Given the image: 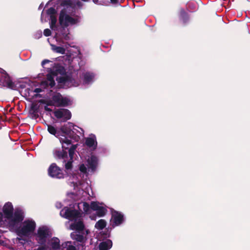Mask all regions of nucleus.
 Listing matches in <instances>:
<instances>
[{"label": "nucleus", "instance_id": "1", "mask_svg": "<svg viewBox=\"0 0 250 250\" xmlns=\"http://www.w3.org/2000/svg\"><path fill=\"white\" fill-rule=\"evenodd\" d=\"M39 102L41 104H45L48 106H54L56 107L67 106L70 100L67 97H63L60 93H56L52 97L48 100L41 99Z\"/></svg>", "mask_w": 250, "mask_h": 250}, {"label": "nucleus", "instance_id": "2", "mask_svg": "<svg viewBox=\"0 0 250 250\" xmlns=\"http://www.w3.org/2000/svg\"><path fill=\"white\" fill-rule=\"evenodd\" d=\"M51 234L50 231L47 227H39L35 235L36 240L40 246L34 250H48V246L46 243L47 239L51 236Z\"/></svg>", "mask_w": 250, "mask_h": 250}, {"label": "nucleus", "instance_id": "3", "mask_svg": "<svg viewBox=\"0 0 250 250\" xmlns=\"http://www.w3.org/2000/svg\"><path fill=\"white\" fill-rule=\"evenodd\" d=\"M60 215L65 219L70 221H76L79 218H81V213L76 209H71L70 208L65 207L60 211Z\"/></svg>", "mask_w": 250, "mask_h": 250}, {"label": "nucleus", "instance_id": "4", "mask_svg": "<svg viewBox=\"0 0 250 250\" xmlns=\"http://www.w3.org/2000/svg\"><path fill=\"white\" fill-rule=\"evenodd\" d=\"M36 228V223L32 220H26L24 222L23 226L17 230L19 235L27 236L33 232Z\"/></svg>", "mask_w": 250, "mask_h": 250}, {"label": "nucleus", "instance_id": "5", "mask_svg": "<svg viewBox=\"0 0 250 250\" xmlns=\"http://www.w3.org/2000/svg\"><path fill=\"white\" fill-rule=\"evenodd\" d=\"M59 21L61 25L65 27H67L69 24L74 25L78 22V19H75L66 14V11L64 9H62L61 11Z\"/></svg>", "mask_w": 250, "mask_h": 250}, {"label": "nucleus", "instance_id": "6", "mask_svg": "<svg viewBox=\"0 0 250 250\" xmlns=\"http://www.w3.org/2000/svg\"><path fill=\"white\" fill-rule=\"evenodd\" d=\"M24 219L23 212L19 208H16L15 211L13 212L12 218L9 220V225L10 227H15L20 223Z\"/></svg>", "mask_w": 250, "mask_h": 250}, {"label": "nucleus", "instance_id": "7", "mask_svg": "<svg viewBox=\"0 0 250 250\" xmlns=\"http://www.w3.org/2000/svg\"><path fill=\"white\" fill-rule=\"evenodd\" d=\"M55 117L58 119H61V122H65L71 118V113L67 109L59 108L54 112Z\"/></svg>", "mask_w": 250, "mask_h": 250}, {"label": "nucleus", "instance_id": "8", "mask_svg": "<svg viewBox=\"0 0 250 250\" xmlns=\"http://www.w3.org/2000/svg\"><path fill=\"white\" fill-rule=\"evenodd\" d=\"M48 175L54 178L62 179L64 178V174L62 170L56 164L52 163L49 166L48 169Z\"/></svg>", "mask_w": 250, "mask_h": 250}, {"label": "nucleus", "instance_id": "9", "mask_svg": "<svg viewBox=\"0 0 250 250\" xmlns=\"http://www.w3.org/2000/svg\"><path fill=\"white\" fill-rule=\"evenodd\" d=\"M0 86L6 87L12 89H14L16 87L15 83L11 80L9 75L5 73H1L0 74Z\"/></svg>", "mask_w": 250, "mask_h": 250}, {"label": "nucleus", "instance_id": "10", "mask_svg": "<svg viewBox=\"0 0 250 250\" xmlns=\"http://www.w3.org/2000/svg\"><path fill=\"white\" fill-rule=\"evenodd\" d=\"M112 219L113 220V226L120 225L124 222V215L120 212L115 210L111 211Z\"/></svg>", "mask_w": 250, "mask_h": 250}, {"label": "nucleus", "instance_id": "11", "mask_svg": "<svg viewBox=\"0 0 250 250\" xmlns=\"http://www.w3.org/2000/svg\"><path fill=\"white\" fill-rule=\"evenodd\" d=\"M3 216L6 219H9L12 218L13 215L14 208L11 203L7 202L5 203L2 208Z\"/></svg>", "mask_w": 250, "mask_h": 250}, {"label": "nucleus", "instance_id": "12", "mask_svg": "<svg viewBox=\"0 0 250 250\" xmlns=\"http://www.w3.org/2000/svg\"><path fill=\"white\" fill-rule=\"evenodd\" d=\"M70 237L72 240L83 244L85 243L87 240V237L84 236V232L74 231L71 233Z\"/></svg>", "mask_w": 250, "mask_h": 250}, {"label": "nucleus", "instance_id": "13", "mask_svg": "<svg viewBox=\"0 0 250 250\" xmlns=\"http://www.w3.org/2000/svg\"><path fill=\"white\" fill-rule=\"evenodd\" d=\"M85 226L83 221L81 218H79L77 220L74 221V222L70 225V229L79 232H83Z\"/></svg>", "mask_w": 250, "mask_h": 250}, {"label": "nucleus", "instance_id": "14", "mask_svg": "<svg viewBox=\"0 0 250 250\" xmlns=\"http://www.w3.org/2000/svg\"><path fill=\"white\" fill-rule=\"evenodd\" d=\"M83 83L85 84H89L94 81L95 74L91 72L87 71L82 74Z\"/></svg>", "mask_w": 250, "mask_h": 250}, {"label": "nucleus", "instance_id": "15", "mask_svg": "<svg viewBox=\"0 0 250 250\" xmlns=\"http://www.w3.org/2000/svg\"><path fill=\"white\" fill-rule=\"evenodd\" d=\"M55 64L56 65L50 70L51 74L56 76L59 74L63 75L65 74V69L63 66L60 65V63Z\"/></svg>", "mask_w": 250, "mask_h": 250}, {"label": "nucleus", "instance_id": "16", "mask_svg": "<svg viewBox=\"0 0 250 250\" xmlns=\"http://www.w3.org/2000/svg\"><path fill=\"white\" fill-rule=\"evenodd\" d=\"M54 156L56 159H62L63 162H65L67 159V152L63 149L61 150L60 149H55L53 151Z\"/></svg>", "mask_w": 250, "mask_h": 250}, {"label": "nucleus", "instance_id": "17", "mask_svg": "<svg viewBox=\"0 0 250 250\" xmlns=\"http://www.w3.org/2000/svg\"><path fill=\"white\" fill-rule=\"evenodd\" d=\"M88 167L89 169H91L92 171H94L98 166V159L97 157L95 155H91L87 159Z\"/></svg>", "mask_w": 250, "mask_h": 250}, {"label": "nucleus", "instance_id": "18", "mask_svg": "<svg viewBox=\"0 0 250 250\" xmlns=\"http://www.w3.org/2000/svg\"><path fill=\"white\" fill-rule=\"evenodd\" d=\"M61 130L63 134H65L70 139H74L76 133L69 127L66 125H64L61 127Z\"/></svg>", "mask_w": 250, "mask_h": 250}, {"label": "nucleus", "instance_id": "19", "mask_svg": "<svg viewBox=\"0 0 250 250\" xmlns=\"http://www.w3.org/2000/svg\"><path fill=\"white\" fill-rule=\"evenodd\" d=\"M85 144L89 147H94V148L96 149L97 146V142L95 136L93 135L92 137L86 138Z\"/></svg>", "mask_w": 250, "mask_h": 250}, {"label": "nucleus", "instance_id": "20", "mask_svg": "<svg viewBox=\"0 0 250 250\" xmlns=\"http://www.w3.org/2000/svg\"><path fill=\"white\" fill-rule=\"evenodd\" d=\"M59 140L62 145V148L64 150L67 149L68 146L72 143L71 140L67 139L65 135H62V137H60Z\"/></svg>", "mask_w": 250, "mask_h": 250}, {"label": "nucleus", "instance_id": "21", "mask_svg": "<svg viewBox=\"0 0 250 250\" xmlns=\"http://www.w3.org/2000/svg\"><path fill=\"white\" fill-rule=\"evenodd\" d=\"M179 19L184 24H186L189 20V16L184 9H181L179 11Z\"/></svg>", "mask_w": 250, "mask_h": 250}, {"label": "nucleus", "instance_id": "22", "mask_svg": "<svg viewBox=\"0 0 250 250\" xmlns=\"http://www.w3.org/2000/svg\"><path fill=\"white\" fill-rule=\"evenodd\" d=\"M51 247H48L49 250H57L59 249H61V246L60 245V240L58 238H54L51 244Z\"/></svg>", "mask_w": 250, "mask_h": 250}, {"label": "nucleus", "instance_id": "23", "mask_svg": "<svg viewBox=\"0 0 250 250\" xmlns=\"http://www.w3.org/2000/svg\"><path fill=\"white\" fill-rule=\"evenodd\" d=\"M61 250H77V249L76 247L72 244L71 241H67L62 244Z\"/></svg>", "mask_w": 250, "mask_h": 250}, {"label": "nucleus", "instance_id": "24", "mask_svg": "<svg viewBox=\"0 0 250 250\" xmlns=\"http://www.w3.org/2000/svg\"><path fill=\"white\" fill-rule=\"evenodd\" d=\"M112 247L111 241L101 242L99 246V250H108Z\"/></svg>", "mask_w": 250, "mask_h": 250}, {"label": "nucleus", "instance_id": "25", "mask_svg": "<svg viewBox=\"0 0 250 250\" xmlns=\"http://www.w3.org/2000/svg\"><path fill=\"white\" fill-rule=\"evenodd\" d=\"M106 221L104 219H100L96 223L95 227L96 229L102 230L106 227Z\"/></svg>", "mask_w": 250, "mask_h": 250}, {"label": "nucleus", "instance_id": "26", "mask_svg": "<svg viewBox=\"0 0 250 250\" xmlns=\"http://www.w3.org/2000/svg\"><path fill=\"white\" fill-rule=\"evenodd\" d=\"M57 80L59 83L65 84L70 81V78L68 76H63L58 78Z\"/></svg>", "mask_w": 250, "mask_h": 250}, {"label": "nucleus", "instance_id": "27", "mask_svg": "<svg viewBox=\"0 0 250 250\" xmlns=\"http://www.w3.org/2000/svg\"><path fill=\"white\" fill-rule=\"evenodd\" d=\"M46 125L47 126V131L49 132V133L52 135L55 136L56 137H57V136L58 135V133L56 128L52 125L48 124H47Z\"/></svg>", "mask_w": 250, "mask_h": 250}, {"label": "nucleus", "instance_id": "28", "mask_svg": "<svg viewBox=\"0 0 250 250\" xmlns=\"http://www.w3.org/2000/svg\"><path fill=\"white\" fill-rule=\"evenodd\" d=\"M78 146V144L72 145L71 147L68 150L69 156L71 160L73 158L75 151Z\"/></svg>", "mask_w": 250, "mask_h": 250}, {"label": "nucleus", "instance_id": "29", "mask_svg": "<svg viewBox=\"0 0 250 250\" xmlns=\"http://www.w3.org/2000/svg\"><path fill=\"white\" fill-rule=\"evenodd\" d=\"M52 74H48L47 75V79L46 80L49 83V85L50 88L53 87L55 85V82L54 78Z\"/></svg>", "mask_w": 250, "mask_h": 250}, {"label": "nucleus", "instance_id": "30", "mask_svg": "<svg viewBox=\"0 0 250 250\" xmlns=\"http://www.w3.org/2000/svg\"><path fill=\"white\" fill-rule=\"evenodd\" d=\"M50 27L52 29H54L56 28V22H57V18L56 16H50Z\"/></svg>", "mask_w": 250, "mask_h": 250}, {"label": "nucleus", "instance_id": "31", "mask_svg": "<svg viewBox=\"0 0 250 250\" xmlns=\"http://www.w3.org/2000/svg\"><path fill=\"white\" fill-rule=\"evenodd\" d=\"M96 211L97 214L99 217H103L105 214L106 210L103 207L100 206V208Z\"/></svg>", "mask_w": 250, "mask_h": 250}, {"label": "nucleus", "instance_id": "32", "mask_svg": "<svg viewBox=\"0 0 250 250\" xmlns=\"http://www.w3.org/2000/svg\"><path fill=\"white\" fill-rule=\"evenodd\" d=\"M53 50L57 53H59L62 54H65V49L63 47L61 46H57L55 45L53 46Z\"/></svg>", "mask_w": 250, "mask_h": 250}, {"label": "nucleus", "instance_id": "33", "mask_svg": "<svg viewBox=\"0 0 250 250\" xmlns=\"http://www.w3.org/2000/svg\"><path fill=\"white\" fill-rule=\"evenodd\" d=\"M57 13L56 10L53 7H50L46 11V14L50 16H56Z\"/></svg>", "mask_w": 250, "mask_h": 250}, {"label": "nucleus", "instance_id": "34", "mask_svg": "<svg viewBox=\"0 0 250 250\" xmlns=\"http://www.w3.org/2000/svg\"><path fill=\"white\" fill-rule=\"evenodd\" d=\"M83 210L84 211V212H85L86 213H88V212L90 210V208H91L90 206L87 202L83 203Z\"/></svg>", "mask_w": 250, "mask_h": 250}, {"label": "nucleus", "instance_id": "35", "mask_svg": "<svg viewBox=\"0 0 250 250\" xmlns=\"http://www.w3.org/2000/svg\"><path fill=\"white\" fill-rule=\"evenodd\" d=\"M100 206H99L98 203L96 202H91L90 204V208L93 210H97L99 208Z\"/></svg>", "mask_w": 250, "mask_h": 250}, {"label": "nucleus", "instance_id": "36", "mask_svg": "<svg viewBox=\"0 0 250 250\" xmlns=\"http://www.w3.org/2000/svg\"><path fill=\"white\" fill-rule=\"evenodd\" d=\"M31 111L34 112L36 113V112H38L39 111V107L37 104H32L31 107Z\"/></svg>", "mask_w": 250, "mask_h": 250}, {"label": "nucleus", "instance_id": "37", "mask_svg": "<svg viewBox=\"0 0 250 250\" xmlns=\"http://www.w3.org/2000/svg\"><path fill=\"white\" fill-rule=\"evenodd\" d=\"M79 170L81 172L85 173L87 172V168L84 164H82L79 167Z\"/></svg>", "mask_w": 250, "mask_h": 250}, {"label": "nucleus", "instance_id": "38", "mask_svg": "<svg viewBox=\"0 0 250 250\" xmlns=\"http://www.w3.org/2000/svg\"><path fill=\"white\" fill-rule=\"evenodd\" d=\"M72 167V162L69 161H68L65 164V168L66 169L68 170L71 169Z\"/></svg>", "mask_w": 250, "mask_h": 250}, {"label": "nucleus", "instance_id": "39", "mask_svg": "<svg viewBox=\"0 0 250 250\" xmlns=\"http://www.w3.org/2000/svg\"><path fill=\"white\" fill-rule=\"evenodd\" d=\"M41 85L42 88H45L49 86V83L46 80L42 81Z\"/></svg>", "mask_w": 250, "mask_h": 250}, {"label": "nucleus", "instance_id": "40", "mask_svg": "<svg viewBox=\"0 0 250 250\" xmlns=\"http://www.w3.org/2000/svg\"><path fill=\"white\" fill-rule=\"evenodd\" d=\"M43 34L46 37L50 36L51 35V31L49 29H45L44 30Z\"/></svg>", "mask_w": 250, "mask_h": 250}, {"label": "nucleus", "instance_id": "41", "mask_svg": "<svg viewBox=\"0 0 250 250\" xmlns=\"http://www.w3.org/2000/svg\"><path fill=\"white\" fill-rule=\"evenodd\" d=\"M78 250H85V243H81L77 246Z\"/></svg>", "mask_w": 250, "mask_h": 250}, {"label": "nucleus", "instance_id": "42", "mask_svg": "<svg viewBox=\"0 0 250 250\" xmlns=\"http://www.w3.org/2000/svg\"><path fill=\"white\" fill-rule=\"evenodd\" d=\"M71 4V1L70 0H65L62 2V5H70Z\"/></svg>", "mask_w": 250, "mask_h": 250}, {"label": "nucleus", "instance_id": "43", "mask_svg": "<svg viewBox=\"0 0 250 250\" xmlns=\"http://www.w3.org/2000/svg\"><path fill=\"white\" fill-rule=\"evenodd\" d=\"M42 91V90L40 88H36L34 90V92L36 93H39Z\"/></svg>", "mask_w": 250, "mask_h": 250}, {"label": "nucleus", "instance_id": "44", "mask_svg": "<svg viewBox=\"0 0 250 250\" xmlns=\"http://www.w3.org/2000/svg\"><path fill=\"white\" fill-rule=\"evenodd\" d=\"M69 58V56H62V57H59V61H63V59L64 58H65V60L68 59Z\"/></svg>", "mask_w": 250, "mask_h": 250}, {"label": "nucleus", "instance_id": "45", "mask_svg": "<svg viewBox=\"0 0 250 250\" xmlns=\"http://www.w3.org/2000/svg\"><path fill=\"white\" fill-rule=\"evenodd\" d=\"M32 114L33 115V117L35 119H37L39 117V115L38 114V112L34 113V112H32Z\"/></svg>", "mask_w": 250, "mask_h": 250}, {"label": "nucleus", "instance_id": "46", "mask_svg": "<svg viewBox=\"0 0 250 250\" xmlns=\"http://www.w3.org/2000/svg\"><path fill=\"white\" fill-rule=\"evenodd\" d=\"M47 106L48 105L44 106V110L47 111H49V112L52 111V109L51 108H49Z\"/></svg>", "mask_w": 250, "mask_h": 250}, {"label": "nucleus", "instance_id": "47", "mask_svg": "<svg viewBox=\"0 0 250 250\" xmlns=\"http://www.w3.org/2000/svg\"><path fill=\"white\" fill-rule=\"evenodd\" d=\"M110 2L112 4H117L118 2V0H110Z\"/></svg>", "mask_w": 250, "mask_h": 250}, {"label": "nucleus", "instance_id": "48", "mask_svg": "<svg viewBox=\"0 0 250 250\" xmlns=\"http://www.w3.org/2000/svg\"><path fill=\"white\" fill-rule=\"evenodd\" d=\"M34 97H39V98H42V95L39 94V93H36L35 95H34Z\"/></svg>", "mask_w": 250, "mask_h": 250}, {"label": "nucleus", "instance_id": "49", "mask_svg": "<svg viewBox=\"0 0 250 250\" xmlns=\"http://www.w3.org/2000/svg\"><path fill=\"white\" fill-rule=\"evenodd\" d=\"M3 219V214L2 212H0V223L2 221Z\"/></svg>", "mask_w": 250, "mask_h": 250}, {"label": "nucleus", "instance_id": "50", "mask_svg": "<svg viewBox=\"0 0 250 250\" xmlns=\"http://www.w3.org/2000/svg\"><path fill=\"white\" fill-rule=\"evenodd\" d=\"M51 62L48 60H43L42 61V62Z\"/></svg>", "mask_w": 250, "mask_h": 250}, {"label": "nucleus", "instance_id": "51", "mask_svg": "<svg viewBox=\"0 0 250 250\" xmlns=\"http://www.w3.org/2000/svg\"><path fill=\"white\" fill-rule=\"evenodd\" d=\"M85 232H86V233L85 234L84 233V236H85L86 237V235L89 233V230H86Z\"/></svg>", "mask_w": 250, "mask_h": 250}, {"label": "nucleus", "instance_id": "52", "mask_svg": "<svg viewBox=\"0 0 250 250\" xmlns=\"http://www.w3.org/2000/svg\"><path fill=\"white\" fill-rule=\"evenodd\" d=\"M46 64V63H42V66L43 67H44V64Z\"/></svg>", "mask_w": 250, "mask_h": 250}, {"label": "nucleus", "instance_id": "53", "mask_svg": "<svg viewBox=\"0 0 250 250\" xmlns=\"http://www.w3.org/2000/svg\"><path fill=\"white\" fill-rule=\"evenodd\" d=\"M1 244V240H0V244Z\"/></svg>", "mask_w": 250, "mask_h": 250}]
</instances>
